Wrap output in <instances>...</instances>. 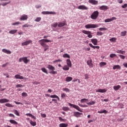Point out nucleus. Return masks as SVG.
<instances>
[{"label": "nucleus", "mask_w": 127, "mask_h": 127, "mask_svg": "<svg viewBox=\"0 0 127 127\" xmlns=\"http://www.w3.org/2000/svg\"><path fill=\"white\" fill-rule=\"evenodd\" d=\"M39 42L43 47H48V45L45 43H48V42H52V41L48 39H43L40 40Z\"/></svg>", "instance_id": "obj_1"}, {"label": "nucleus", "mask_w": 127, "mask_h": 127, "mask_svg": "<svg viewBox=\"0 0 127 127\" xmlns=\"http://www.w3.org/2000/svg\"><path fill=\"white\" fill-rule=\"evenodd\" d=\"M98 16H99V11H95L91 14V18L92 19L96 20L97 18H98Z\"/></svg>", "instance_id": "obj_2"}, {"label": "nucleus", "mask_w": 127, "mask_h": 127, "mask_svg": "<svg viewBox=\"0 0 127 127\" xmlns=\"http://www.w3.org/2000/svg\"><path fill=\"white\" fill-rule=\"evenodd\" d=\"M85 28L90 29V28H97L99 27V25L94 24H88L85 26Z\"/></svg>", "instance_id": "obj_3"}, {"label": "nucleus", "mask_w": 127, "mask_h": 127, "mask_svg": "<svg viewBox=\"0 0 127 127\" xmlns=\"http://www.w3.org/2000/svg\"><path fill=\"white\" fill-rule=\"evenodd\" d=\"M68 105L69 106H70V107H72V108H74V109H76V110H77L79 112L83 113V110H82V109H81V108H80L79 106L76 105L72 104L71 103H68Z\"/></svg>", "instance_id": "obj_4"}, {"label": "nucleus", "mask_w": 127, "mask_h": 127, "mask_svg": "<svg viewBox=\"0 0 127 127\" xmlns=\"http://www.w3.org/2000/svg\"><path fill=\"white\" fill-rule=\"evenodd\" d=\"M82 33H84V34H86L87 36V37L88 38H92L93 37V35H92V32L90 31H87V30H83Z\"/></svg>", "instance_id": "obj_5"}, {"label": "nucleus", "mask_w": 127, "mask_h": 127, "mask_svg": "<svg viewBox=\"0 0 127 127\" xmlns=\"http://www.w3.org/2000/svg\"><path fill=\"white\" fill-rule=\"evenodd\" d=\"M30 43H32V41L29 40L28 41H27L26 42H24L23 43H22V46H27V45H29Z\"/></svg>", "instance_id": "obj_6"}, {"label": "nucleus", "mask_w": 127, "mask_h": 127, "mask_svg": "<svg viewBox=\"0 0 127 127\" xmlns=\"http://www.w3.org/2000/svg\"><path fill=\"white\" fill-rule=\"evenodd\" d=\"M78 9H82V10H86L88 9V7L84 5H79L78 7Z\"/></svg>", "instance_id": "obj_7"}, {"label": "nucleus", "mask_w": 127, "mask_h": 127, "mask_svg": "<svg viewBox=\"0 0 127 127\" xmlns=\"http://www.w3.org/2000/svg\"><path fill=\"white\" fill-rule=\"evenodd\" d=\"M66 25V21H64L63 22H59L58 24V27H63V26H65Z\"/></svg>", "instance_id": "obj_8"}, {"label": "nucleus", "mask_w": 127, "mask_h": 127, "mask_svg": "<svg viewBox=\"0 0 127 127\" xmlns=\"http://www.w3.org/2000/svg\"><path fill=\"white\" fill-rule=\"evenodd\" d=\"M42 14H56V12L53 11H43L42 12Z\"/></svg>", "instance_id": "obj_9"}, {"label": "nucleus", "mask_w": 127, "mask_h": 127, "mask_svg": "<svg viewBox=\"0 0 127 127\" xmlns=\"http://www.w3.org/2000/svg\"><path fill=\"white\" fill-rule=\"evenodd\" d=\"M99 9H100V10H107L109 9V7L106 5H102L99 7Z\"/></svg>", "instance_id": "obj_10"}, {"label": "nucleus", "mask_w": 127, "mask_h": 127, "mask_svg": "<svg viewBox=\"0 0 127 127\" xmlns=\"http://www.w3.org/2000/svg\"><path fill=\"white\" fill-rule=\"evenodd\" d=\"M117 18L116 17H113L112 18H108L105 20V22H111V21H113V20H116Z\"/></svg>", "instance_id": "obj_11"}, {"label": "nucleus", "mask_w": 127, "mask_h": 127, "mask_svg": "<svg viewBox=\"0 0 127 127\" xmlns=\"http://www.w3.org/2000/svg\"><path fill=\"white\" fill-rule=\"evenodd\" d=\"M27 18H28V16L27 15L24 14L21 16L20 20H27Z\"/></svg>", "instance_id": "obj_12"}, {"label": "nucleus", "mask_w": 127, "mask_h": 127, "mask_svg": "<svg viewBox=\"0 0 127 127\" xmlns=\"http://www.w3.org/2000/svg\"><path fill=\"white\" fill-rule=\"evenodd\" d=\"M8 102H9V100L6 98L0 99V104H3L4 103H8Z\"/></svg>", "instance_id": "obj_13"}, {"label": "nucleus", "mask_w": 127, "mask_h": 127, "mask_svg": "<svg viewBox=\"0 0 127 127\" xmlns=\"http://www.w3.org/2000/svg\"><path fill=\"white\" fill-rule=\"evenodd\" d=\"M81 115H83V113H81L79 112H76L74 113V116L76 118H80Z\"/></svg>", "instance_id": "obj_14"}, {"label": "nucleus", "mask_w": 127, "mask_h": 127, "mask_svg": "<svg viewBox=\"0 0 127 127\" xmlns=\"http://www.w3.org/2000/svg\"><path fill=\"white\" fill-rule=\"evenodd\" d=\"M15 79H19L20 80H23L25 79V78L23 76L19 75V74H16L15 75Z\"/></svg>", "instance_id": "obj_15"}, {"label": "nucleus", "mask_w": 127, "mask_h": 127, "mask_svg": "<svg viewBox=\"0 0 127 127\" xmlns=\"http://www.w3.org/2000/svg\"><path fill=\"white\" fill-rule=\"evenodd\" d=\"M92 61L91 60H89L87 62V65H88V66H89L90 68H93V63H92Z\"/></svg>", "instance_id": "obj_16"}, {"label": "nucleus", "mask_w": 127, "mask_h": 127, "mask_svg": "<svg viewBox=\"0 0 127 127\" xmlns=\"http://www.w3.org/2000/svg\"><path fill=\"white\" fill-rule=\"evenodd\" d=\"M47 68H48V69H50V70L51 71H54V70H55V67L51 64L48 65Z\"/></svg>", "instance_id": "obj_17"}, {"label": "nucleus", "mask_w": 127, "mask_h": 127, "mask_svg": "<svg viewBox=\"0 0 127 127\" xmlns=\"http://www.w3.org/2000/svg\"><path fill=\"white\" fill-rule=\"evenodd\" d=\"M22 61H23V62H24V63H25V64H27V63L29 62V61H30V60L27 59V57H24L22 58Z\"/></svg>", "instance_id": "obj_18"}, {"label": "nucleus", "mask_w": 127, "mask_h": 127, "mask_svg": "<svg viewBox=\"0 0 127 127\" xmlns=\"http://www.w3.org/2000/svg\"><path fill=\"white\" fill-rule=\"evenodd\" d=\"M66 64L70 68L72 67V63L71 62V60H70V59L66 60Z\"/></svg>", "instance_id": "obj_19"}, {"label": "nucleus", "mask_w": 127, "mask_h": 127, "mask_svg": "<svg viewBox=\"0 0 127 127\" xmlns=\"http://www.w3.org/2000/svg\"><path fill=\"white\" fill-rule=\"evenodd\" d=\"M2 52H3V53H6V54H11V51L5 49H3L2 50Z\"/></svg>", "instance_id": "obj_20"}, {"label": "nucleus", "mask_w": 127, "mask_h": 127, "mask_svg": "<svg viewBox=\"0 0 127 127\" xmlns=\"http://www.w3.org/2000/svg\"><path fill=\"white\" fill-rule=\"evenodd\" d=\"M91 42L94 45H98V40L97 39H92Z\"/></svg>", "instance_id": "obj_21"}, {"label": "nucleus", "mask_w": 127, "mask_h": 127, "mask_svg": "<svg viewBox=\"0 0 127 127\" xmlns=\"http://www.w3.org/2000/svg\"><path fill=\"white\" fill-rule=\"evenodd\" d=\"M96 92L97 93H106V92H107V90L106 89H99L98 90H96Z\"/></svg>", "instance_id": "obj_22"}, {"label": "nucleus", "mask_w": 127, "mask_h": 127, "mask_svg": "<svg viewBox=\"0 0 127 127\" xmlns=\"http://www.w3.org/2000/svg\"><path fill=\"white\" fill-rule=\"evenodd\" d=\"M70 69V66L67 65H64L63 67V70H64V71H68Z\"/></svg>", "instance_id": "obj_23"}, {"label": "nucleus", "mask_w": 127, "mask_h": 127, "mask_svg": "<svg viewBox=\"0 0 127 127\" xmlns=\"http://www.w3.org/2000/svg\"><path fill=\"white\" fill-rule=\"evenodd\" d=\"M89 2L92 3V4H98V1L95 0H89Z\"/></svg>", "instance_id": "obj_24"}, {"label": "nucleus", "mask_w": 127, "mask_h": 127, "mask_svg": "<svg viewBox=\"0 0 127 127\" xmlns=\"http://www.w3.org/2000/svg\"><path fill=\"white\" fill-rule=\"evenodd\" d=\"M121 86L120 85H118L117 86H115L113 87V89L115 90V91H118L119 89H121Z\"/></svg>", "instance_id": "obj_25"}, {"label": "nucleus", "mask_w": 127, "mask_h": 127, "mask_svg": "<svg viewBox=\"0 0 127 127\" xmlns=\"http://www.w3.org/2000/svg\"><path fill=\"white\" fill-rule=\"evenodd\" d=\"M98 114H108V111L106 110H101L100 111H98Z\"/></svg>", "instance_id": "obj_26"}, {"label": "nucleus", "mask_w": 127, "mask_h": 127, "mask_svg": "<svg viewBox=\"0 0 127 127\" xmlns=\"http://www.w3.org/2000/svg\"><path fill=\"white\" fill-rule=\"evenodd\" d=\"M107 65V63L104 62H101L99 64L100 67H104V66H106Z\"/></svg>", "instance_id": "obj_27"}, {"label": "nucleus", "mask_w": 127, "mask_h": 127, "mask_svg": "<svg viewBox=\"0 0 127 127\" xmlns=\"http://www.w3.org/2000/svg\"><path fill=\"white\" fill-rule=\"evenodd\" d=\"M68 127V124L65 123H61L59 125V127Z\"/></svg>", "instance_id": "obj_28"}, {"label": "nucleus", "mask_w": 127, "mask_h": 127, "mask_svg": "<svg viewBox=\"0 0 127 127\" xmlns=\"http://www.w3.org/2000/svg\"><path fill=\"white\" fill-rule=\"evenodd\" d=\"M17 32V30H12L9 31L10 34H15Z\"/></svg>", "instance_id": "obj_29"}, {"label": "nucleus", "mask_w": 127, "mask_h": 127, "mask_svg": "<svg viewBox=\"0 0 127 127\" xmlns=\"http://www.w3.org/2000/svg\"><path fill=\"white\" fill-rule=\"evenodd\" d=\"M29 123L33 127H35V126H36V122H33L32 120H30Z\"/></svg>", "instance_id": "obj_30"}, {"label": "nucleus", "mask_w": 127, "mask_h": 127, "mask_svg": "<svg viewBox=\"0 0 127 127\" xmlns=\"http://www.w3.org/2000/svg\"><path fill=\"white\" fill-rule=\"evenodd\" d=\"M117 53H119V54H125V53H126V51H122V50H118L116 51Z\"/></svg>", "instance_id": "obj_31"}, {"label": "nucleus", "mask_w": 127, "mask_h": 127, "mask_svg": "<svg viewBox=\"0 0 127 127\" xmlns=\"http://www.w3.org/2000/svg\"><path fill=\"white\" fill-rule=\"evenodd\" d=\"M63 57L64 58H71V57H70V55H69V54H64L63 55Z\"/></svg>", "instance_id": "obj_32"}, {"label": "nucleus", "mask_w": 127, "mask_h": 127, "mask_svg": "<svg viewBox=\"0 0 127 127\" xmlns=\"http://www.w3.org/2000/svg\"><path fill=\"white\" fill-rule=\"evenodd\" d=\"M9 123H10V124H12V125H17V124H18L16 122V121H15V120H10Z\"/></svg>", "instance_id": "obj_33"}, {"label": "nucleus", "mask_w": 127, "mask_h": 127, "mask_svg": "<svg viewBox=\"0 0 127 127\" xmlns=\"http://www.w3.org/2000/svg\"><path fill=\"white\" fill-rule=\"evenodd\" d=\"M72 80H73V78H72V77L67 76L66 78V82H70V81H72Z\"/></svg>", "instance_id": "obj_34"}, {"label": "nucleus", "mask_w": 127, "mask_h": 127, "mask_svg": "<svg viewBox=\"0 0 127 127\" xmlns=\"http://www.w3.org/2000/svg\"><path fill=\"white\" fill-rule=\"evenodd\" d=\"M116 69H121V66L119 65H115L113 66V70H116Z\"/></svg>", "instance_id": "obj_35"}, {"label": "nucleus", "mask_w": 127, "mask_h": 127, "mask_svg": "<svg viewBox=\"0 0 127 127\" xmlns=\"http://www.w3.org/2000/svg\"><path fill=\"white\" fill-rule=\"evenodd\" d=\"M88 101H89L88 99L86 98H83L80 100V102L81 103H86V102H88Z\"/></svg>", "instance_id": "obj_36"}, {"label": "nucleus", "mask_w": 127, "mask_h": 127, "mask_svg": "<svg viewBox=\"0 0 127 127\" xmlns=\"http://www.w3.org/2000/svg\"><path fill=\"white\" fill-rule=\"evenodd\" d=\"M127 35V31H124L121 33V36H126Z\"/></svg>", "instance_id": "obj_37"}, {"label": "nucleus", "mask_w": 127, "mask_h": 127, "mask_svg": "<svg viewBox=\"0 0 127 127\" xmlns=\"http://www.w3.org/2000/svg\"><path fill=\"white\" fill-rule=\"evenodd\" d=\"M87 105H95V104H96V101H92L90 102H88V103H86Z\"/></svg>", "instance_id": "obj_38"}, {"label": "nucleus", "mask_w": 127, "mask_h": 127, "mask_svg": "<svg viewBox=\"0 0 127 127\" xmlns=\"http://www.w3.org/2000/svg\"><path fill=\"white\" fill-rule=\"evenodd\" d=\"M61 98L62 99H65L66 98H67V95H66V94L65 93H62L61 94Z\"/></svg>", "instance_id": "obj_39"}, {"label": "nucleus", "mask_w": 127, "mask_h": 127, "mask_svg": "<svg viewBox=\"0 0 127 127\" xmlns=\"http://www.w3.org/2000/svg\"><path fill=\"white\" fill-rule=\"evenodd\" d=\"M5 105L6 107H8V108H13V106L9 103H6Z\"/></svg>", "instance_id": "obj_40"}, {"label": "nucleus", "mask_w": 127, "mask_h": 127, "mask_svg": "<svg viewBox=\"0 0 127 127\" xmlns=\"http://www.w3.org/2000/svg\"><path fill=\"white\" fill-rule=\"evenodd\" d=\"M41 70L43 72H44V73H46V74H48V72H47V69H46V68L42 67L41 68Z\"/></svg>", "instance_id": "obj_41"}, {"label": "nucleus", "mask_w": 127, "mask_h": 127, "mask_svg": "<svg viewBox=\"0 0 127 127\" xmlns=\"http://www.w3.org/2000/svg\"><path fill=\"white\" fill-rule=\"evenodd\" d=\"M110 41H111V42H116V41H117V39L116 38H112L111 39H109Z\"/></svg>", "instance_id": "obj_42"}, {"label": "nucleus", "mask_w": 127, "mask_h": 127, "mask_svg": "<svg viewBox=\"0 0 127 127\" xmlns=\"http://www.w3.org/2000/svg\"><path fill=\"white\" fill-rule=\"evenodd\" d=\"M63 91L67 93L70 92V89L67 88H64L63 89Z\"/></svg>", "instance_id": "obj_43"}, {"label": "nucleus", "mask_w": 127, "mask_h": 127, "mask_svg": "<svg viewBox=\"0 0 127 127\" xmlns=\"http://www.w3.org/2000/svg\"><path fill=\"white\" fill-rule=\"evenodd\" d=\"M63 111H64L65 112H67V111H69V108L67 107H63Z\"/></svg>", "instance_id": "obj_44"}, {"label": "nucleus", "mask_w": 127, "mask_h": 127, "mask_svg": "<svg viewBox=\"0 0 127 127\" xmlns=\"http://www.w3.org/2000/svg\"><path fill=\"white\" fill-rule=\"evenodd\" d=\"M40 20H41V17H37L35 20V21H36L37 22H39Z\"/></svg>", "instance_id": "obj_45"}, {"label": "nucleus", "mask_w": 127, "mask_h": 127, "mask_svg": "<svg viewBox=\"0 0 127 127\" xmlns=\"http://www.w3.org/2000/svg\"><path fill=\"white\" fill-rule=\"evenodd\" d=\"M116 56H117V55H116L115 54H111L110 55V57L111 58H114V57H116Z\"/></svg>", "instance_id": "obj_46"}, {"label": "nucleus", "mask_w": 127, "mask_h": 127, "mask_svg": "<svg viewBox=\"0 0 127 127\" xmlns=\"http://www.w3.org/2000/svg\"><path fill=\"white\" fill-rule=\"evenodd\" d=\"M57 25H58V23H54V24H53L52 25V26L53 27H54V28H56V27H57Z\"/></svg>", "instance_id": "obj_47"}, {"label": "nucleus", "mask_w": 127, "mask_h": 127, "mask_svg": "<svg viewBox=\"0 0 127 127\" xmlns=\"http://www.w3.org/2000/svg\"><path fill=\"white\" fill-rule=\"evenodd\" d=\"M119 56L121 59H123V60H125V59L126 58V57L124 55H119Z\"/></svg>", "instance_id": "obj_48"}, {"label": "nucleus", "mask_w": 127, "mask_h": 127, "mask_svg": "<svg viewBox=\"0 0 127 127\" xmlns=\"http://www.w3.org/2000/svg\"><path fill=\"white\" fill-rule=\"evenodd\" d=\"M50 98H58V96L56 95H51L50 96Z\"/></svg>", "instance_id": "obj_49"}, {"label": "nucleus", "mask_w": 127, "mask_h": 127, "mask_svg": "<svg viewBox=\"0 0 127 127\" xmlns=\"http://www.w3.org/2000/svg\"><path fill=\"white\" fill-rule=\"evenodd\" d=\"M99 30H100V31H104L105 30H107V28H104V27H103V28H99Z\"/></svg>", "instance_id": "obj_50"}, {"label": "nucleus", "mask_w": 127, "mask_h": 127, "mask_svg": "<svg viewBox=\"0 0 127 127\" xmlns=\"http://www.w3.org/2000/svg\"><path fill=\"white\" fill-rule=\"evenodd\" d=\"M14 113L15 115H16V116H19V113H18V111H17V110H15L14 111Z\"/></svg>", "instance_id": "obj_51"}, {"label": "nucleus", "mask_w": 127, "mask_h": 127, "mask_svg": "<svg viewBox=\"0 0 127 127\" xmlns=\"http://www.w3.org/2000/svg\"><path fill=\"white\" fill-rule=\"evenodd\" d=\"M30 26H31L30 25H28V24H25L22 26V27H30Z\"/></svg>", "instance_id": "obj_52"}, {"label": "nucleus", "mask_w": 127, "mask_h": 127, "mask_svg": "<svg viewBox=\"0 0 127 127\" xmlns=\"http://www.w3.org/2000/svg\"><path fill=\"white\" fill-rule=\"evenodd\" d=\"M78 106H79V107H81V108H86L87 107V105H82L80 104H78Z\"/></svg>", "instance_id": "obj_53"}, {"label": "nucleus", "mask_w": 127, "mask_h": 127, "mask_svg": "<svg viewBox=\"0 0 127 127\" xmlns=\"http://www.w3.org/2000/svg\"><path fill=\"white\" fill-rule=\"evenodd\" d=\"M18 24H20V22H16L12 24V25H18Z\"/></svg>", "instance_id": "obj_54"}, {"label": "nucleus", "mask_w": 127, "mask_h": 127, "mask_svg": "<svg viewBox=\"0 0 127 127\" xmlns=\"http://www.w3.org/2000/svg\"><path fill=\"white\" fill-rule=\"evenodd\" d=\"M22 96L23 97H27V93H26V92H23L22 93Z\"/></svg>", "instance_id": "obj_55"}, {"label": "nucleus", "mask_w": 127, "mask_h": 127, "mask_svg": "<svg viewBox=\"0 0 127 127\" xmlns=\"http://www.w3.org/2000/svg\"><path fill=\"white\" fill-rule=\"evenodd\" d=\"M50 74H57V71H55L54 70H52L50 72Z\"/></svg>", "instance_id": "obj_56"}, {"label": "nucleus", "mask_w": 127, "mask_h": 127, "mask_svg": "<svg viewBox=\"0 0 127 127\" xmlns=\"http://www.w3.org/2000/svg\"><path fill=\"white\" fill-rule=\"evenodd\" d=\"M103 33L102 32H97V35L101 36L103 35Z\"/></svg>", "instance_id": "obj_57"}, {"label": "nucleus", "mask_w": 127, "mask_h": 127, "mask_svg": "<svg viewBox=\"0 0 127 127\" xmlns=\"http://www.w3.org/2000/svg\"><path fill=\"white\" fill-rule=\"evenodd\" d=\"M21 87H23V85H22L21 84H18V85H16V88H21Z\"/></svg>", "instance_id": "obj_58"}, {"label": "nucleus", "mask_w": 127, "mask_h": 127, "mask_svg": "<svg viewBox=\"0 0 127 127\" xmlns=\"http://www.w3.org/2000/svg\"><path fill=\"white\" fill-rule=\"evenodd\" d=\"M123 8H126L127 7V3L124 4L122 6Z\"/></svg>", "instance_id": "obj_59"}, {"label": "nucleus", "mask_w": 127, "mask_h": 127, "mask_svg": "<svg viewBox=\"0 0 127 127\" xmlns=\"http://www.w3.org/2000/svg\"><path fill=\"white\" fill-rule=\"evenodd\" d=\"M85 79H89V74H86L84 75Z\"/></svg>", "instance_id": "obj_60"}, {"label": "nucleus", "mask_w": 127, "mask_h": 127, "mask_svg": "<svg viewBox=\"0 0 127 127\" xmlns=\"http://www.w3.org/2000/svg\"><path fill=\"white\" fill-rule=\"evenodd\" d=\"M10 2V1H8L7 2H5V3H4L3 4H2V5H3V6H4L5 5H6V4H8V3H9Z\"/></svg>", "instance_id": "obj_61"}, {"label": "nucleus", "mask_w": 127, "mask_h": 127, "mask_svg": "<svg viewBox=\"0 0 127 127\" xmlns=\"http://www.w3.org/2000/svg\"><path fill=\"white\" fill-rule=\"evenodd\" d=\"M42 118H46V114H41Z\"/></svg>", "instance_id": "obj_62"}, {"label": "nucleus", "mask_w": 127, "mask_h": 127, "mask_svg": "<svg viewBox=\"0 0 127 127\" xmlns=\"http://www.w3.org/2000/svg\"><path fill=\"white\" fill-rule=\"evenodd\" d=\"M93 122H95V120H89L88 121V124H91V123H93Z\"/></svg>", "instance_id": "obj_63"}, {"label": "nucleus", "mask_w": 127, "mask_h": 127, "mask_svg": "<svg viewBox=\"0 0 127 127\" xmlns=\"http://www.w3.org/2000/svg\"><path fill=\"white\" fill-rule=\"evenodd\" d=\"M8 64V63H6L5 64H2V67H6V66Z\"/></svg>", "instance_id": "obj_64"}]
</instances>
